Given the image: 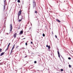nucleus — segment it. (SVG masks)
Segmentation results:
<instances>
[{
    "mask_svg": "<svg viewBox=\"0 0 73 73\" xmlns=\"http://www.w3.org/2000/svg\"><path fill=\"white\" fill-rule=\"evenodd\" d=\"M33 8L34 9L35 8H36V2L35 1H33Z\"/></svg>",
    "mask_w": 73,
    "mask_h": 73,
    "instance_id": "obj_1",
    "label": "nucleus"
},
{
    "mask_svg": "<svg viewBox=\"0 0 73 73\" xmlns=\"http://www.w3.org/2000/svg\"><path fill=\"white\" fill-rule=\"evenodd\" d=\"M10 32H12V29H13V27H12V24H11L10 25Z\"/></svg>",
    "mask_w": 73,
    "mask_h": 73,
    "instance_id": "obj_2",
    "label": "nucleus"
},
{
    "mask_svg": "<svg viewBox=\"0 0 73 73\" xmlns=\"http://www.w3.org/2000/svg\"><path fill=\"white\" fill-rule=\"evenodd\" d=\"M21 11H20L18 13V19H19V16L21 15Z\"/></svg>",
    "mask_w": 73,
    "mask_h": 73,
    "instance_id": "obj_3",
    "label": "nucleus"
},
{
    "mask_svg": "<svg viewBox=\"0 0 73 73\" xmlns=\"http://www.w3.org/2000/svg\"><path fill=\"white\" fill-rule=\"evenodd\" d=\"M16 35H17V33H15L14 35V37L15 38H16Z\"/></svg>",
    "mask_w": 73,
    "mask_h": 73,
    "instance_id": "obj_4",
    "label": "nucleus"
},
{
    "mask_svg": "<svg viewBox=\"0 0 73 73\" xmlns=\"http://www.w3.org/2000/svg\"><path fill=\"white\" fill-rule=\"evenodd\" d=\"M13 49H14V47H13L12 48L10 53V54H12V51L13 50Z\"/></svg>",
    "mask_w": 73,
    "mask_h": 73,
    "instance_id": "obj_5",
    "label": "nucleus"
},
{
    "mask_svg": "<svg viewBox=\"0 0 73 73\" xmlns=\"http://www.w3.org/2000/svg\"><path fill=\"white\" fill-rule=\"evenodd\" d=\"M23 33V31H20V33H19V35H22Z\"/></svg>",
    "mask_w": 73,
    "mask_h": 73,
    "instance_id": "obj_6",
    "label": "nucleus"
},
{
    "mask_svg": "<svg viewBox=\"0 0 73 73\" xmlns=\"http://www.w3.org/2000/svg\"><path fill=\"white\" fill-rule=\"evenodd\" d=\"M4 53H5V52H3L0 55V56H3V55H4Z\"/></svg>",
    "mask_w": 73,
    "mask_h": 73,
    "instance_id": "obj_7",
    "label": "nucleus"
},
{
    "mask_svg": "<svg viewBox=\"0 0 73 73\" xmlns=\"http://www.w3.org/2000/svg\"><path fill=\"white\" fill-rule=\"evenodd\" d=\"M56 21H58V22H59V23H60V22H61V21H60L58 19H56Z\"/></svg>",
    "mask_w": 73,
    "mask_h": 73,
    "instance_id": "obj_8",
    "label": "nucleus"
},
{
    "mask_svg": "<svg viewBox=\"0 0 73 73\" xmlns=\"http://www.w3.org/2000/svg\"><path fill=\"white\" fill-rule=\"evenodd\" d=\"M4 5H5V4H6L5 0H4Z\"/></svg>",
    "mask_w": 73,
    "mask_h": 73,
    "instance_id": "obj_9",
    "label": "nucleus"
},
{
    "mask_svg": "<svg viewBox=\"0 0 73 73\" xmlns=\"http://www.w3.org/2000/svg\"><path fill=\"white\" fill-rule=\"evenodd\" d=\"M3 9L4 10H5V5H4Z\"/></svg>",
    "mask_w": 73,
    "mask_h": 73,
    "instance_id": "obj_10",
    "label": "nucleus"
},
{
    "mask_svg": "<svg viewBox=\"0 0 73 73\" xmlns=\"http://www.w3.org/2000/svg\"><path fill=\"white\" fill-rule=\"evenodd\" d=\"M48 49H49L50 48V46H48Z\"/></svg>",
    "mask_w": 73,
    "mask_h": 73,
    "instance_id": "obj_11",
    "label": "nucleus"
},
{
    "mask_svg": "<svg viewBox=\"0 0 73 73\" xmlns=\"http://www.w3.org/2000/svg\"><path fill=\"white\" fill-rule=\"evenodd\" d=\"M18 3H20V0H18Z\"/></svg>",
    "mask_w": 73,
    "mask_h": 73,
    "instance_id": "obj_12",
    "label": "nucleus"
},
{
    "mask_svg": "<svg viewBox=\"0 0 73 73\" xmlns=\"http://www.w3.org/2000/svg\"><path fill=\"white\" fill-rule=\"evenodd\" d=\"M2 52V49L1 48L0 49V52Z\"/></svg>",
    "mask_w": 73,
    "mask_h": 73,
    "instance_id": "obj_13",
    "label": "nucleus"
},
{
    "mask_svg": "<svg viewBox=\"0 0 73 73\" xmlns=\"http://www.w3.org/2000/svg\"><path fill=\"white\" fill-rule=\"evenodd\" d=\"M10 43H9V44H8V46H7V47H8V48H9V45H10Z\"/></svg>",
    "mask_w": 73,
    "mask_h": 73,
    "instance_id": "obj_14",
    "label": "nucleus"
},
{
    "mask_svg": "<svg viewBox=\"0 0 73 73\" xmlns=\"http://www.w3.org/2000/svg\"><path fill=\"white\" fill-rule=\"evenodd\" d=\"M42 36L43 37H45V34H43V35H42Z\"/></svg>",
    "mask_w": 73,
    "mask_h": 73,
    "instance_id": "obj_15",
    "label": "nucleus"
},
{
    "mask_svg": "<svg viewBox=\"0 0 73 73\" xmlns=\"http://www.w3.org/2000/svg\"><path fill=\"white\" fill-rule=\"evenodd\" d=\"M35 13H37V11H35Z\"/></svg>",
    "mask_w": 73,
    "mask_h": 73,
    "instance_id": "obj_16",
    "label": "nucleus"
},
{
    "mask_svg": "<svg viewBox=\"0 0 73 73\" xmlns=\"http://www.w3.org/2000/svg\"><path fill=\"white\" fill-rule=\"evenodd\" d=\"M22 21V19L19 20V22H20V21Z\"/></svg>",
    "mask_w": 73,
    "mask_h": 73,
    "instance_id": "obj_17",
    "label": "nucleus"
},
{
    "mask_svg": "<svg viewBox=\"0 0 73 73\" xmlns=\"http://www.w3.org/2000/svg\"><path fill=\"white\" fill-rule=\"evenodd\" d=\"M68 60H71V58H70V57H68Z\"/></svg>",
    "mask_w": 73,
    "mask_h": 73,
    "instance_id": "obj_18",
    "label": "nucleus"
},
{
    "mask_svg": "<svg viewBox=\"0 0 73 73\" xmlns=\"http://www.w3.org/2000/svg\"><path fill=\"white\" fill-rule=\"evenodd\" d=\"M8 47H7V48L6 50L5 51H7V50H8Z\"/></svg>",
    "mask_w": 73,
    "mask_h": 73,
    "instance_id": "obj_19",
    "label": "nucleus"
},
{
    "mask_svg": "<svg viewBox=\"0 0 73 73\" xmlns=\"http://www.w3.org/2000/svg\"><path fill=\"white\" fill-rule=\"evenodd\" d=\"M60 70H61V72H62V71H63V70H64L63 69H61Z\"/></svg>",
    "mask_w": 73,
    "mask_h": 73,
    "instance_id": "obj_20",
    "label": "nucleus"
},
{
    "mask_svg": "<svg viewBox=\"0 0 73 73\" xmlns=\"http://www.w3.org/2000/svg\"><path fill=\"white\" fill-rule=\"evenodd\" d=\"M58 54H60V52H59L58 51Z\"/></svg>",
    "mask_w": 73,
    "mask_h": 73,
    "instance_id": "obj_21",
    "label": "nucleus"
},
{
    "mask_svg": "<svg viewBox=\"0 0 73 73\" xmlns=\"http://www.w3.org/2000/svg\"><path fill=\"white\" fill-rule=\"evenodd\" d=\"M34 63L35 64H36V63H37V62H36V61H35Z\"/></svg>",
    "mask_w": 73,
    "mask_h": 73,
    "instance_id": "obj_22",
    "label": "nucleus"
},
{
    "mask_svg": "<svg viewBox=\"0 0 73 73\" xmlns=\"http://www.w3.org/2000/svg\"><path fill=\"white\" fill-rule=\"evenodd\" d=\"M69 68H71V66L70 65H69Z\"/></svg>",
    "mask_w": 73,
    "mask_h": 73,
    "instance_id": "obj_23",
    "label": "nucleus"
},
{
    "mask_svg": "<svg viewBox=\"0 0 73 73\" xmlns=\"http://www.w3.org/2000/svg\"><path fill=\"white\" fill-rule=\"evenodd\" d=\"M25 45H28V44L27 43H25Z\"/></svg>",
    "mask_w": 73,
    "mask_h": 73,
    "instance_id": "obj_24",
    "label": "nucleus"
},
{
    "mask_svg": "<svg viewBox=\"0 0 73 73\" xmlns=\"http://www.w3.org/2000/svg\"><path fill=\"white\" fill-rule=\"evenodd\" d=\"M55 37L56 38H57V36L56 35H55Z\"/></svg>",
    "mask_w": 73,
    "mask_h": 73,
    "instance_id": "obj_25",
    "label": "nucleus"
},
{
    "mask_svg": "<svg viewBox=\"0 0 73 73\" xmlns=\"http://www.w3.org/2000/svg\"><path fill=\"white\" fill-rule=\"evenodd\" d=\"M58 55L59 57L60 58V54H58Z\"/></svg>",
    "mask_w": 73,
    "mask_h": 73,
    "instance_id": "obj_26",
    "label": "nucleus"
},
{
    "mask_svg": "<svg viewBox=\"0 0 73 73\" xmlns=\"http://www.w3.org/2000/svg\"><path fill=\"white\" fill-rule=\"evenodd\" d=\"M46 47H48V45H47L46 46Z\"/></svg>",
    "mask_w": 73,
    "mask_h": 73,
    "instance_id": "obj_27",
    "label": "nucleus"
},
{
    "mask_svg": "<svg viewBox=\"0 0 73 73\" xmlns=\"http://www.w3.org/2000/svg\"><path fill=\"white\" fill-rule=\"evenodd\" d=\"M26 57H27V56H25V58H26Z\"/></svg>",
    "mask_w": 73,
    "mask_h": 73,
    "instance_id": "obj_28",
    "label": "nucleus"
},
{
    "mask_svg": "<svg viewBox=\"0 0 73 73\" xmlns=\"http://www.w3.org/2000/svg\"><path fill=\"white\" fill-rule=\"evenodd\" d=\"M19 47V46H17L16 47V48L17 49V47Z\"/></svg>",
    "mask_w": 73,
    "mask_h": 73,
    "instance_id": "obj_29",
    "label": "nucleus"
},
{
    "mask_svg": "<svg viewBox=\"0 0 73 73\" xmlns=\"http://www.w3.org/2000/svg\"><path fill=\"white\" fill-rule=\"evenodd\" d=\"M31 44H33V42H31Z\"/></svg>",
    "mask_w": 73,
    "mask_h": 73,
    "instance_id": "obj_30",
    "label": "nucleus"
},
{
    "mask_svg": "<svg viewBox=\"0 0 73 73\" xmlns=\"http://www.w3.org/2000/svg\"><path fill=\"white\" fill-rule=\"evenodd\" d=\"M31 27H30L29 28L30 30H31Z\"/></svg>",
    "mask_w": 73,
    "mask_h": 73,
    "instance_id": "obj_31",
    "label": "nucleus"
},
{
    "mask_svg": "<svg viewBox=\"0 0 73 73\" xmlns=\"http://www.w3.org/2000/svg\"><path fill=\"white\" fill-rule=\"evenodd\" d=\"M38 56L39 57H40V56L39 55H38Z\"/></svg>",
    "mask_w": 73,
    "mask_h": 73,
    "instance_id": "obj_32",
    "label": "nucleus"
},
{
    "mask_svg": "<svg viewBox=\"0 0 73 73\" xmlns=\"http://www.w3.org/2000/svg\"><path fill=\"white\" fill-rule=\"evenodd\" d=\"M53 31H52V35H53Z\"/></svg>",
    "mask_w": 73,
    "mask_h": 73,
    "instance_id": "obj_33",
    "label": "nucleus"
},
{
    "mask_svg": "<svg viewBox=\"0 0 73 73\" xmlns=\"http://www.w3.org/2000/svg\"><path fill=\"white\" fill-rule=\"evenodd\" d=\"M22 49H24V47H23V48H22Z\"/></svg>",
    "mask_w": 73,
    "mask_h": 73,
    "instance_id": "obj_34",
    "label": "nucleus"
},
{
    "mask_svg": "<svg viewBox=\"0 0 73 73\" xmlns=\"http://www.w3.org/2000/svg\"><path fill=\"white\" fill-rule=\"evenodd\" d=\"M28 51H29V50H28Z\"/></svg>",
    "mask_w": 73,
    "mask_h": 73,
    "instance_id": "obj_35",
    "label": "nucleus"
},
{
    "mask_svg": "<svg viewBox=\"0 0 73 73\" xmlns=\"http://www.w3.org/2000/svg\"><path fill=\"white\" fill-rule=\"evenodd\" d=\"M24 39H25V38H23V40H24Z\"/></svg>",
    "mask_w": 73,
    "mask_h": 73,
    "instance_id": "obj_36",
    "label": "nucleus"
},
{
    "mask_svg": "<svg viewBox=\"0 0 73 73\" xmlns=\"http://www.w3.org/2000/svg\"><path fill=\"white\" fill-rule=\"evenodd\" d=\"M61 56L62 58L63 59V57H62V56Z\"/></svg>",
    "mask_w": 73,
    "mask_h": 73,
    "instance_id": "obj_37",
    "label": "nucleus"
},
{
    "mask_svg": "<svg viewBox=\"0 0 73 73\" xmlns=\"http://www.w3.org/2000/svg\"><path fill=\"white\" fill-rule=\"evenodd\" d=\"M7 35H8V33H7Z\"/></svg>",
    "mask_w": 73,
    "mask_h": 73,
    "instance_id": "obj_38",
    "label": "nucleus"
},
{
    "mask_svg": "<svg viewBox=\"0 0 73 73\" xmlns=\"http://www.w3.org/2000/svg\"><path fill=\"white\" fill-rule=\"evenodd\" d=\"M13 47H15V45H14Z\"/></svg>",
    "mask_w": 73,
    "mask_h": 73,
    "instance_id": "obj_39",
    "label": "nucleus"
},
{
    "mask_svg": "<svg viewBox=\"0 0 73 73\" xmlns=\"http://www.w3.org/2000/svg\"><path fill=\"white\" fill-rule=\"evenodd\" d=\"M31 26L32 25V23L31 24Z\"/></svg>",
    "mask_w": 73,
    "mask_h": 73,
    "instance_id": "obj_40",
    "label": "nucleus"
},
{
    "mask_svg": "<svg viewBox=\"0 0 73 73\" xmlns=\"http://www.w3.org/2000/svg\"><path fill=\"white\" fill-rule=\"evenodd\" d=\"M32 54H34V53H31Z\"/></svg>",
    "mask_w": 73,
    "mask_h": 73,
    "instance_id": "obj_41",
    "label": "nucleus"
},
{
    "mask_svg": "<svg viewBox=\"0 0 73 73\" xmlns=\"http://www.w3.org/2000/svg\"><path fill=\"white\" fill-rule=\"evenodd\" d=\"M28 42V41H27V42Z\"/></svg>",
    "mask_w": 73,
    "mask_h": 73,
    "instance_id": "obj_42",
    "label": "nucleus"
}]
</instances>
